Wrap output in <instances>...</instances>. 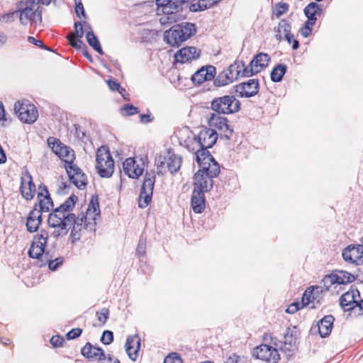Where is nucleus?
<instances>
[{
  "instance_id": "nucleus-1",
  "label": "nucleus",
  "mask_w": 363,
  "mask_h": 363,
  "mask_svg": "<svg viewBox=\"0 0 363 363\" xmlns=\"http://www.w3.org/2000/svg\"><path fill=\"white\" fill-rule=\"evenodd\" d=\"M196 161L200 169L194 176V190L207 192L213 187V179L220 173L218 163L206 152H199Z\"/></svg>"
},
{
  "instance_id": "nucleus-2",
  "label": "nucleus",
  "mask_w": 363,
  "mask_h": 363,
  "mask_svg": "<svg viewBox=\"0 0 363 363\" xmlns=\"http://www.w3.org/2000/svg\"><path fill=\"white\" fill-rule=\"evenodd\" d=\"M48 222L50 227L58 228L56 236L66 235L71 226H72V235L74 238H76L77 233L81 230L78 221H75V215L66 214L60 209L56 208L50 213Z\"/></svg>"
},
{
  "instance_id": "nucleus-3",
  "label": "nucleus",
  "mask_w": 363,
  "mask_h": 363,
  "mask_svg": "<svg viewBox=\"0 0 363 363\" xmlns=\"http://www.w3.org/2000/svg\"><path fill=\"white\" fill-rule=\"evenodd\" d=\"M155 1L157 5V14L161 16L160 22L162 25L169 26L183 18L182 14L179 12L182 1Z\"/></svg>"
},
{
  "instance_id": "nucleus-4",
  "label": "nucleus",
  "mask_w": 363,
  "mask_h": 363,
  "mask_svg": "<svg viewBox=\"0 0 363 363\" xmlns=\"http://www.w3.org/2000/svg\"><path fill=\"white\" fill-rule=\"evenodd\" d=\"M182 157L170 150L162 152L155 160L157 174L164 175L167 171L171 174L177 172L182 165Z\"/></svg>"
},
{
  "instance_id": "nucleus-5",
  "label": "nucleus",
  "mask_w": 363,
  "mask_h": 363,
  "mask_svg": "<svg viewBox=\"0 0 363 363\" xmlns=\"http://www.w3.org/2000/svg\"><path fill=\"white\" fill-rule=\"evenodd\" d=\"M18 17L21 24L27 25L28 23H37L41 22L42 11L40 6L31 2H19L17 4Z\"/></svg>"
},
{
  "instance_id": "nucleus-6",
  "label": "nucleus",
  "mask_w": 363,
  "mask_h": 363,
  "mask_svg": "<svg viewBox=\"0 0 363 363\" xmlns=\"http://www.w3.org/2000/svg\"><path fill=\"white\" fill-rule=\"evenodd\" d=\"M217 138L218 134L215 130L206 128H202L199 134L194 137L192 143L194 147L191 150L195 151L196 159H197L199 152H206L208 155H211L207 149L211 147L216 143Z\"/></svg>"
},
{
  "instance_id": "nucleus-7",
  "label": "nucleus",
  "mask_w": 363,
  "mask_h": 363,
  "mask_svg": "<svg viewBox=\"0 0 363 363\" xmlns=\"http://www.w3.org/2000/svg\"><path fill=\"white\" fill-rule=\"evenodd\" d=\"M96 169L100 177L108 178L114 172V162L108 147H100L96 155Z\"/></svg>"
},
{
  "instance_id": "nucleus-8",
  "label": "nucleus",
  "mask_w": 363,
  "mask_h": 363,
  "mask_svg": "<svg viewBox=\"0 0 363 363\" xmlns=\"http://www.w3.org/2000/svg\"><path fill=\"white\" fill-rule=\"evenodd\" d=\"M240 103L234 96L226 95L213 99L211 103V109L219 114H232L240 110Z\"/></svg>"
},
{
  "instance_id": "nucleus-9",
  "label": "nucleus",
  "mask_w": 363,
  "mask_h": 363,
  "mask_svg": "<svg viewBox=\"0 0 363 363\" xmlns=\"http://www.w3.org/2000/svg\"><path fill=\"white\" fill-rule=\"evenodd\" d=\"M100 215L99 205L97 197H92L86 209L85 215L79 216L75 221H78L79 228L82 229V225L84 228L89 230H94L96 220Z\"/></svg>"
},
{
  "instance_id": "nucleus-10",
  "label": "nucleus",
  "mask_w": 363,
  "mask_h": 363,
  "mask_svg": "<svg viewBox=\"0 0 363 363\" xmlns=\"http://www.w3.org/2000/svg\"><path fill=\"white\" fill-rule=\"evenodd\" d=\"M354 276L346 271L336 270L325 275L322 284L326 291L333 290L339 285H345L354 281Z\"/></svg>"
},
{
  "instance_id": "nucleus-11",
  "label": "nucleus",
  "mask_w": 363,
  "mask_h": 363,
  "mask_svg": "<svg viewBox=\"0 0 363 363\" xmlns=\"http://www.w3.org/2000/svg\"><path fill=\"white\" fill-rule=\"evenodd\" d=\"M13 108L19 120L25 123H33L38 118L36 107L27 100L16 101Z\"/></svg>"
},
{
  "instance_id": "nucleus-12",
  "label": "nucleus",
  "mask_w": 363,
  "mask_h": 363,
  "mask_svg": "<svg viewBox=\"0 0 363 363\" xmlns=\"http://www.w3.org/2000/svg\"><path fill=\"white\" fill-rule=\"evenodd\" d=\"M48 237V232L41 230L34 236L28 250L29 257L40 262V266H43L45 264L43 257Z\"/></svg>"
},
{
  "instance_id": "nucleus-13",
  "label": "nucleus",
  "mask_w": 363,
  "mask_h": 363,
  "mask_svg": "<svg viewBox=\"0 0 363 363\" xmlns=\"http://www.w3.org/2000/svg\"><path fill=\"white\" fill-rule=\"evenodd\" d=\"M155 182L154 172H146L139 196L138 205L140 208H146L152 201Z\"/></svg>"
},
{
  "instance_id": "nucleus-14",
  "label": "nucleus",
  "mask_w": 363,
  "mask_h": 363,
  "mask_svg": "<svg viewBox=\"0 0 363 363\" xmlns=\"http://www.w3.org/2000/svg\"><path fill=\"white\" fill-rule=\"evenodd\" d=\"M48 143L53 152L65 162V165L74 164L75 155L72 149L54 138H49Z\"/></svg>"
},
{
  "instance_id": "nucleus-15",
  "label": "nucleus",
  "mask_w": 363,
  "mask_h": 363,
  "mask_svg": "<svg viewBox=\"0 0 363 363\" xmlns=\"http://www.w3.org/2000/svg\"><path fill=\"white\" fill-rule=\"evenodd\" d=\"M208 124L210 129L219 130L227 138L232 135L233 130L230 128L228 119L221 114L212 113L208 119Z\"/></svg>"
},
{
  "instance_id": "nucleus-16",
  "label": "nucleus",
  "mask_w": 363,
  "mask_h": 363,
  "mask_svg": "<svg viewBox=\"0 0 363 363\" xmlns=\"http://www.w3.org/2000/svg\"><path fill=\"white\" fill-rule=\"evenodd\" d=\"M253 356L268 363H277L280 359L278 350L268 345H260L253 350Z\"/></svg>"
},
{
  "instance_id": "nucleus-17",
  "label": "nucleus",
  "mask_w": 363,
  "mask_h": 363,
  "mask_svg": "<svg viewBox=\"0 0 363 363\" xmlns=\"http://www.w3.org/2000/svg\"><path fill=\"white\" fill-rule=\"evenodd\" d=\"M233 90V93L240 98H250L258 93L259 83L257 79H249L234 86Z\"/></svg>"
},
{
  "instance_id": "nucleus-18",
  "label": "nucleus",
  "mask_w": 363,
  "mask_h": 363,
  "mask_svg": "<svg viewBox=\"0 0 363 363\" xmlns=\"http://www.w3.org/2000/svg\"><path fill=\"white\" fill-rule=\"evenodd\" d=\"M269 60L270 57L266 53L260 52L256 55L249 65L247 66V69H245V74L246 76H252L260 72L268 65Z\"/></svg>"
},
{
  "instance_id": "nucleus-19",
  "label": "nucleus",
  "mask_w": 363,
  "mask_h": 363,
  "mask_svg": "<svg viewBox=\"0 0 363 363\" xmlns=\"http://www.w3.org/2000/svg\"><path fill=\"white\" fill-rule=\"evenodd\" d=\"M359 292L357 289L351 288L348 291L342 295L340 305L345 311H352L356 315V307L359 301Z\"/></svg>"
},
{
  "instance_id": "nucleus-20",
  "label": "nucleus",
  "mask_w": 363,
  "mask_h": 363,
  "mask_svg": "<svg viewBox=\"0 0 363 363\" xmlns=\"http://www.w3.org/2000/svg\"><path fill=\"white\" fill-rule=\"evenodd\" d=\"M323 289L321 286H313L308 287L302 297L301 307L312 304L311 308H315L323 298Z\"/></svg>"
},
{
  "instance_id": "nucleus-21",
  "label": "nucleus",
  "mask_w": 363,
  "mask_h": 363,
  "mask_svg": "<svg viewBox=\"0 0 363 363\" xmlns=\"http://www.w3.org/2000/svg\"><path fill=\"white\" fill-rule=\"evenodd\" d=\"M69 180L79 189H84L86 186L87 179L82 169L75 164L65 165Z\"/></svg>"
},
{
  "instance_id": "nucleus-22",
  "label": "nucleus",
  "mask_w": 363,
  "mask_h": 363,
  "mask_svg": "<svg viewBox=\"0 0 363 363\" xmlns=\"http://www.w3.org/2000/svg\"><path fill=\"white\" fill-rule=\"evenodd\" d=\"M144 164L138 163L133 158H127L123 163L124 173L130 178L138 179L144 171Z\"/></svg>"
},
{
  "instance_id": "nucleus-23",
  "label": "nucleus",
  "mask_w": 363,
  "mask_h": 363,
  "mask_svg": "<svg viewBox=\"0 0 363 363\" xmlns=\"http://www.w3.org/2000/svg\"><path fill=\"white\" fill-rule=\"evenodd\" d=\"M201 55V51L195 47H185L180 49L174 55L177 62L186 63L198 59Z\"/></svg>"
},
{
  "instance_id": "nucleus-24",
  "label": "nucleus",
  "mask_w": 363,
  "mask_h": 363,
  "mask_svg": "<svg viewBox=\"0 0 363 363\" xmlns=\"http://www.w3.org/2000/svg\"><path fill=\"white\" fill-rule=\"evenodd\" d=\"M216 69L213 66L202 67L192 76L191 81L195 84H201L205 81H210L214 77Z\"/></svg>"
},
{
  "instance_id": "nucleus-25",
  "label": "nucleus",
  "mask_w": 363,
  "mask_h": 363,
  "mask_svg": "<svg viewBox=\"0 0 363 363\" xmlns=\"http://www.w3.org/2000/svg\"><path fill=\"white\" fill-rule=\"evenodd\" d=\"M140 348V338L138 335L128 336L125 342V351L130 359L135 361Z\"/></svg>"
},
{
  "instance_id": "nucleus-26",
  "label": "nucleus",
  "mask_w": 363,
  "mask_h": 363,
  "mask_svg": "<svg viewBox=\"0 0 363 363\" xmlns=\"http://www.w3.org/2000/svg\"><path fill=\"white\" fill-rule=\"evenodd\" d=\"M38 204L40 213L43 212H48L53 206L52 201L50 197V194L47 188L44 186H40L38 192Z\"/></svg>"
},
{
  "instance_id": "nucleus-27",
  "label": "nucleus",
  "mask_w": 363,
  "mask_h": 363,
  "mask_svg": "<svg viewBox=\"0 0 363 363\" xmlns=\"http://www.w3.org/2000/svg\"><path fill=\"white\" fill-rule=\"evenodd\" d=\"M334 318L332 315H325L315 326L312 327L311 330L313 333L318 331L322 337L328 336L332 330Z\"/></svg>"
},
{
  "instance_id": "nucleus-28",
  "label": "nucleus",
  "mask_w": 363,
  "mask_h": 363,
  "mask_svg": "<svg viewBox=\"0 0 363 363\" xmlns=\"http://www.w3.org/2000/svg\"><path fill=\"white\" fill-rule=\"evenodd\" d=\"M21 191L22 196L26 200H30L33 198L35 186L30 174H26L22 178Z\"/></svg>"
},
{
  "instance_id": "nucleus-29",
  "label": "nucleus",
  "mask_w": 363,
  "mask_h": 363,
  "mask_svg": "<svg viewBox=\"0 0 363 363\" xmlns=\"http://www.w3.org/2000/svg\"><path fill=\"white\" fill-rule=\"evenodd\" d=\"M303 12L308 18L309 24H315L317 20L316 16H320L323 13V8L320 4L311 2L305 7Z\"/></svg>"
},
{
  "instance_id": "nucleus-30",
  "label": "nucleus",
  "mask_w": 363,
  "mask_h": 363,
  "mask_svg": "<svg viewBox=\"0 0 363 363\" xmlns=\"http://www.w3.org/2000/svg\"><path fill=\"white\" fill-rule=\"evenodd\" d=\"M41 215L40 211L36 207L30 212L26 222L27 230L29 232L33 233L38 230L42 221Z\"/></svg>"
},
{
  "instance_id": "nucleus-31",
  "label": "nucleus",
  "mask_w": 363,
  "mask_h": 363,
  "mask_svg": "<svg viewBox=\"0 0 363 363\" xmlns=\"http://www.w3.org/2000/svg\"><path fill=\"white\" fill-rule=\"evenodd\" d=\"M75 32L71 33L68 35V40L71 45L75 48H80L83 43L80 40L84 35V28L81 22H76L74 24Z\"/></svg>"
},
{
  "instance_id": "nucleus-32",
  "label": "nucleus",
  "mask_w": 363,
  "mask_h": 363,
  "mask_svg": "<svg viewBox=\"0 0 363 363\" xmlns=\"http://www.w3.org/2000/svg\"><path fill=\"white\" fill-rule=\"evenodd\" d=\"M82 354L84 357L89 359H95L98 360H106L105 354L100 348L93 347L90 343H87L82 350Z\"/></svg>"
},
{
  "instance_id": "nucleus-33",
  "label": "nucleus",
  "mask_w": 363,
  "mask_h": 363,
  "mask_svg": "<svg viewBox=\"0 0 363 363\" xmlns=\"http://www.w3.org/2000/svg\"><path fill=\"white\" fill-rule=\"evenodd\" d=\"M204 192L194 190L191 196V207L196 213H201L205 208Z\"/></svg>"
},
{
  "instance_id": "nucleus-34",
  "label": "nucleus",
  "mask_w": 363,
  "mask_h": 363,
  "mask_svg": "<svg viewBox=\"0 0 363 363\" xmlns=\"http://www.w3.org/2000/svg\"><path fill=\"white\" fill-rule=\"evenodd\" d=\"M362 249V247H359V245H348L345 247L342 253V257L345 261L357 264L358 255L359 250Z\"/></svg>"
},
{
  "instance_id": "nucleus-35",
  "label": "nucleus",
  "mask_w": 363,
  "mask_h": 363,
  "mask_svg": "<svg viewBox=\"0 0 363 363\" xmlns=\"http://www.w3.org/2000/svg\"><path fill=\"white\" fill-rule=\"evenodd\" d=\"M245 69H247V67L242 61H235L234 63L230 65L226 69V72L231 77V79L237 80L240 75L242 77H247L245 74Z\"/></svg>"
},
{
  "instance_id": "nucleus-36",
  "label": "nucleus",
  "mask_w": 363,
  "mask_h": 363,
  "mask_svg": "<svg viewBox=\"0 0 363 363\" xmlns=\"http://www.w3.org/2000/svg\"><path fill=\"white\" fill-rule=\"evenodd\" d=\"M181 38L184 41L194 35L196 31V26L191 23H183L176 26Z\"/></svg>"
},
{
  "instance_id": "nucleus-37",
  "label": "nucleus",
  "mask_w": 363,
  "mask_h": 363,
  "mask_svg": "<svg viewBox=\"0 0 363 363\" xmlns=\"http://www.w3.org/2000/svg\"><path fill=\"white\" fill-rule=\"evenodd\" d=\"M177 26L172 27L164 33V40L171 46H179L184 40L179 34Z\"/></svg>"
},
{
  "instance_id": "nucleus-38",
  "label": "nucleus",
  "mask_w": 363,
  "mask_h": 363,
  "mask_svg": "<svg viewBox=\"0 0 363 363\" xmlns=\"http://www.w3.org/2000/svg\"><path fill=\"white\" fill-rule=\"evenodd\" d=\"M291 24L286 19L281 20L274 28L275 38L279 41L284 40V36L291 32Z\"/></svg>"
},
{
  "instance_id": "nucleus-39",
  "label": "nucleus",
  "mask_w": 363,
  "mask_h": 363,
  "mask_svg": "<svg viewBox=\"0 0 363 363\" xmlns=\"http://www.w3.org/2000/svg\"><path fill=\"white\" fill-rule=\"evenodd\" d=\"M219 0H199L198 2L190 6V11L197 12L204 11L214 6Z\"/></svg>"
},
{
  "instance_id": "nucleus-40",
  "label": "nucleus",
  "mask_w": 363,
  "mask_h": 363,
  "mask_svg": "<svg viewBox=\"0 0 363 363\" xmlns=\"http://www.w3.org/2000/svg\"><path fill=\"white\" fill-rule=\"evenodd\" d=\"M86 41L89 45L93 48L94 50L99 52L100 55H103L104 52L101 49V44L97 38V37L94 35L93 30L87 31L86 34Z\"/></svg>"
},
{
  "instance_id": "nucleus-41",
  "label": "nucleus",
  "mask_w": 363,
  "mask_h": 363,
  "mask_svg": "<svg viewBox=\"0 0 363 363\" xmlns=\"http://www.w3.org/2000/svg\"><path fill=\"white\" fill-rule=\"evenodd\" d=\"M286 72V66L284 64H279L274 67L271 72V79L274 82H281Z\"/></svg>"
},
{
  "instance_id": "nucleus-42",
  "label": "nucleus",
  "mask_w": 363,
  "mask_h": 363,
  "mask_svg": "<svg viewBox=\"0 0 363 363\" xmlns=\"http://www.w3.org/2000/svg\"><path fill=\"white\" fill-rule=\"evenodd\" d=\"M234 82L226 70L220 72L215 79V84L218 86H225Z\"/></svg>"
},
{
  "instance_id": "nucleus-43",
  "label": "nucleus",
  "mask_w": 363,
  "mask_h": 363,
  "mask_svg": "<svg viewBox=\"0 0 363 363\" xmlns=\"http://www.w3.org/2000/svg\"><path fill=\"white\" fill-rule=\"evenodd\" d=\"M75 199V196H71L57 209H60L62 212L66 213V214H72L70 211L74 206Z\"/></svg>"
},
{
  "instance_id": "nucleus-44",
  "label": "nucleus",
  "mask_w": 363,
  "mask_h": 363,
  "mask_svg": "<svg viewBox=\"0 0 363 363\" xmlns=\"http://www.w3.org/2000/svg\"><path fill=\"white\" fill-rule=\"evenodd\" d=\"M289 4L285 2H279L275 5L273 14L277 17L279 18L283 14L286 13L289 10Z\"/></svg>"
},
{
  "instance_id": "nucleus-45",
  "label": "nucleus",
  "mask_w": 363,
  "mask_h": 363,
  "mask_svg": "<svg viewBox=\"0 0 363 363\" xmlns=\"http://www.w3.org/2000/svg\"><path fill=\"white\" fill-rule=\"evenodd\" d=\"M18 18L17 10L13 12L5 13L0 16V22L3 23H10Z\"/></svg>"
},
{
  "instance_id": "nucleus-46",
  "label": "nucleus",
  "mask_w": 363,
  "mask_h": 363,
  "mask_svg": "<svg viewBox=\"0 0 363 363\" xmlns=\"http://www.w3.org/2000/svg\"><path fill=\"white\" fill-rule=\"evenodd\" d=\"M107 84L109 87V89L112 91H118L123 97L124 93H125V89L122 88L121 85L116 81L109 79L107 81Z\"/></svg>"
},
{
  "instance_id": "nucleus-47",
  "label": "nucleus",
  "mask_w": 363,
  "mask_h": 363,
  "mask_svg": "<svg viewBox=\"0 0 363 363\" xmlns=\"http://www.w3.org/2000/svg\"><path fill=\"white\" fill-rule=\"evenodd\" d=\"M63 258L62 257H57L54 260H48L46 259L44 262V264L46 263H48L49 269L52 271L56 270L62 263H63Z\"/></svg>"
},
{
  "instance_id": "nucleus-48",
  "label": "nucleus",
  "mask_w": 363,
  "mask_h": 363,
  "mask_svg": "<svg viewBox=\"0 0 363 363\" xmlns=\"http://www.w3.org/2000/svg\"><path fill=\"white\" fill-rule=\"evenodd\" d=\"M122 115L131 116L138 113V108L132 105H125L121 109Z\"/></svg>"
},
{
  "instance_id": "nucleus-49",
  "label": "nucleus",
  "mask_w": 363,
  "mask_h": 363,
  "mask_svg": "<svg viewBox=\"0 0 363 363\" xmlns=\"http://www.w3.org/2000/svg\"><path fill=\"white\" fill-rule=\"evenodd\" d=\"M101 340L105 345L111 344L113 340V333L109 330H105L102 335Z\"/></svg>"
},
{
  "instance_id": "nucleus-50",
  "label": "nucleus",
  "mask_w": 363,
  "mask_h": 363,
  "mask_svg": "<svg viewBox=\"0 0 363 363\" xmlns=\"http://www.w3.org/2000/svg\"><path fill=\"white\" fill-rule=\"evenodd\" d=\"M314 25L315 24H309V21H306L300 30L301 34L303 37L307 38L311 33L312 28Z\"/></svg>"
},
{
  "instance_id": "nucleus-51",
  "label": "nucleus",
  "mask_w": 363,
  "mask_h": 363,
  "mask_svg": "<svg viewBox=\"0 0 363 363\" xmlns=\"http://www.w3.org/2000/svg\"><path fill=\"white\" fill-rule=\"evenodd\" d=\"M75 2V12L79 18L82 16L84 18H86L85 11L84 9V6L80 0H74Z\"/></svg>"
},
{
  "instance_id": "nucleus-52",
  "label": "nucleus",
  "mask_w": 363,
  "mask_h": 363,
  "mask_svg": "<svg viewBox=\"0 0 363 363\" xmlns=\"http://www.w3.org/2000/svg\"><path fill=\"white\" fill-rule=\"evenodd\" d=\"M164 363H183L182 359L176 353L168 355L164 361Z\"/></svg>"
},
{
  "instance_id": "nucleus-53",
  "label": "nucleus",
  "mask_w": 363,
  "mask_h": 363,
  "mask_svg": "<svg viewBox=\"0 0 363 363\" xmlns=\"http://www.w3.org/2000/svg\"><path fill=\"white\" fill-rule=\"evenodd\" d=\"M284 39H285L289 44H291V43L293 44L292 48L294 50H296L298 48V45H299L298 41L294 39V36L293 34H291V32L289 33H288L287 35H286L284 36Z\"/></svg>"
},
{
  "instance_id": "nucleus-54",
  "label": "nucleus",
  "mask_w": 363,
  "mask_h": 363,
  "mask_svg": "<svg viewBox=\"0 0 363 363\" xmlns=\"http://www.w3.org/2000/svg\"><path fill=\"white\" fill-rule=\"evenodd\" d=\"M146 249V240L144 239H140L139 242L138 244L136 253L140 256H143L145 253Z\"/></svg>"
},
{
  "instance_id": "nucleus-55",
  "label": "nucleus",
  "mask_w": 363,
  "mask_h": 363,
  "mask_svg": "<svg viewBox=\"0 0 363 363\" xmlns=\"http://www.w3.org/2000/svg\"><path fill=\"white\" fill-rule=\"evenodd\" d=\"M98 320L102 323H105L108 317V310L102 308L100 312L97 313Z\"/></svg>"
},
{
  "instance_id": "nucleus-56",
  "label": "nucleus",
  "mask_w": 363,
  "mask_h": 363,
  "mask_svg": "<svg viewBox=\"0 0 363 363\" xmlns=\"http://www.w3.org/2000/svg\"><path fill=\"white\" fill-rule=\"evenodd\" d=\"M64 339L60 335H54L50 339V343L53 347H57L62 345Z\"/></svg>"
},
{
  "instance_id": "nucleus-57",
  "label": "nucleus",
  "mask_w": 363,
  "mask_h": 363,
  "mask_svg": "<svg viewBox=\"0 0 363 363\" xmlns=\"http://www.w3.org/2000/svg\"><path fill=\"white\" fill-rule=\"evenodd\" d=\"M82 330L79 328H74L67 333V337L69 340L74 339L78 337L82 334Z\"/></svg>"
},
{
  "instance_id": "nucleus-58",
  "label": "nucleus",
  "mask_w": 363,
  "mask_h": 363,
  "mask_svg": "<svg viewBox=\"0 0 363 363\" xmlns=\"http://www.w3.org/2000/svg\"><path fill=\"white\" fill-rule=\"evenodd\" d=\"M300 306L301 305L298 303H293L289 306L286 310V312L290 314L295 313L301 308Z\"/></svg>"
},
{
  "instance_id": "nucleus-59",
  "label": "nucleus",
  "mask_w": 363,
  "mask_h": 363,
  "mask_svg": "<svg viewBox=\"0 0 363 363\" xmlns=\"http://www.w3.org/2000/svg\"><path fill=\"white\" fill-rule=\"evenodd\" d=\"M28 41L30 43H32V44H34L38 47H40V48H43V43L42 41L40 40H36L35 38L32 37V36H29L28 38Z\"/></svg>"
},
{
  "instance_id": "nucleus-60",
  "label": "nucleus",
  "mask_w": 363,
  "mask_h": 363,
  "mask_svg": "<svg viewBox=\"0 0 363 363\" xmlns=\"http://www.w3.org/2000/svg\"><path fill=\"white\" fill-rule=\"evenodd\" d=\"M357 310L356 315H360L363 314V298L362 299L359 297V301L358 303L357 307L355 308Z\"/></svg>"
},
{
  "instance_id": "nucleus-61",
  "label": "nucleus",
  "mask_w": 363,
  "mask_h": 363,
  "mask_svg": "<svg viewBox=\"0 0 363 363\" xmlns=\"http://www.w3.org/2000/svg\"><path fill=\"white\" fill-rule=\"evenodd\" d=\"M359 247H362V249L359 250L357 265L363 264V245H359Z\"/></svg>"
},
{
  "instance_id": "nucleus-62",
  "label": "nucleus",
  "mask_w": 363,
  "mask_h": 363,
  "mask_svg": "<svg viewBox=\"0 0 363 363\" xmlns=\"http://www.w3.org/2000/svg\"><path fill=\"white\" fill-rule=\"evenodd\" d=\"M140 121L143 123H149L152 121L150 116L148 114L140 115Z\"/></svg>"
},
{
  "instance_id": "nucleus-63",
  "label": "nucleus",
  "mask_w": 363,
  "mask_h": 363,
  "mask_svg": "<svg viewBox=\"0 0 363 363\" xmlns=\"http://www.w3.org/2000/svg\"><path fill=\"white\" fill-rule=\"evenodd\" d=\"M7 40L6 35L3 33H0V47L6 43Z\"/></svg>"
},
{
  "instance_id": "nucleus-64",
  "label": "nucleus",
  "mask_w": 363,
  "mask_h": 363,
  "mask_svg": "<svg viewBox=\"0 0 363 363\" xmlns=\"http://www.w3.org/2000/svg\"><path fill=\"white\" fill-rule=\"evenodd\" d=\"M238 357L236 355H233L229 357V358L227 360V363H236L238 360Z\"/></svg>"
}]
</instances>
